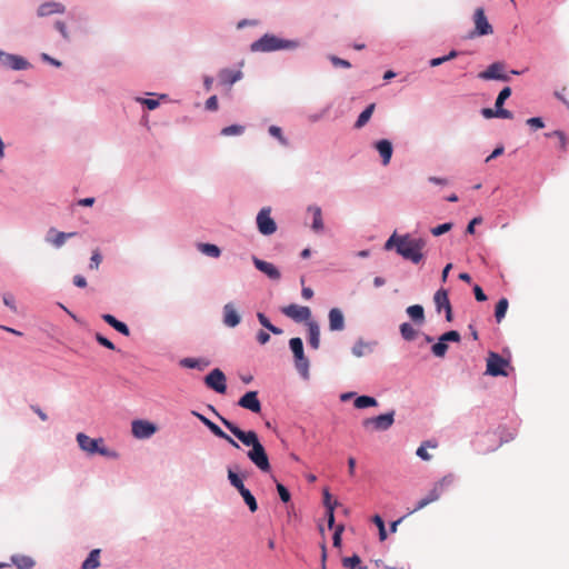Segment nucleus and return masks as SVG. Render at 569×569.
I'll use <instances>...</instances> for the list:
<instances>
[{"instance_id":"obj_13","label":"nucleus","mask_w":569,"mask_h":569,"mask_svg":"<svg viewBox=\"0 0 569 569\" xmlns=\"http://www.w3.org/2000/svg\"><path fill=\"white\" fill-rule=\"evenodd\" d=\"M192 415L217 438L224 440L236 449H240V445L227 432H224L217 423L207 418L204 415L192 411Z\"/></svg>"},{"instance_id":"obj_5","label":"nucleus","mask_w":569,"mask_h":569,"mask_svg":"<svg viewBox=\"0 0 569 569\" xmlns=\"http://www.w3.org/2000/svg\"><path fill=\"white\" fill-rule=\"evenodd\" d=\"M76 439L79 448L90 456L99 455L111 459H117L119 457L117 451L110 450L103 445L102 438H91L83 432H78Z\"/></svg>"},{"instance_id":"obj_26","label":"nucleus","mask_w":569,"mask_h":569,"mask_svg":"<svg viewBox=\"0 0 569 569\" xmlns=\"http://www.w3.org/2000/svg\"><path fill=\"white\" fill-rule=\"evenodd\" d=\"M307 211L312 213L311 230L315 233H321L325 230L321 208L317 204H312L307 208Z\"/></svg>"},{"instance_id":"obj_31","label":"nucleus","mask_w":569,"mask_h":569,"mask_svg":"<svg viewBox=\"0 0 569 569\" xmlns=\"http://www.w3.org/2000/svg\"><path fill=\"white\" fill-rule=\"evenodd\" d=\"M375 345H376V342H367L360 338L353 343V346L351 348V353L357 358H361V357L372 352V347Z\"/></svg>"},{"instance_id":"obj_37","label":"nucleus","mask_w":569,"mask_h":569,"mask_svg":"<svg viewBox=\"0 0 569 569\" xmlns=\"http://www.w3.org/2000/svg\"><path fill=\"white\" fill-rule=\"evenodd\" d=\"M168 94L162 93L159 94L158 99L153 98H143V97H136L134 100L140 103L143 108H146L149 111L156 110L160 106L161 99H167Z\"/></svg>"},{"instance_id":"obj_42","label":"nucleus","mask_w":569,"mask_h":569,"mask_svg":"<svg viewBox=\"0 0 569 569\" xmlns=\"http://www.w3.org/2000/svg\"><path fill=\"white\" fill-rule=\"evenodd\" d=\"M243 475L236 472L231 467H228V480L230 485L237 489V491L246 487L243 483Z\"/></svg>"},{"instance_id":"obj_1","label":"nucleus","mask_w":569,"mask_h":569,"mask_svg":"<svg viewBox=\"0 0 569 569\" xmlns=\"http://www.w3.org/2000/svg\"><path fill=\"white\" fill-rule=\"evenodd\" d=\"M426 240L423 238H413L410 233L399 234L397 231H393L383 244L386 251L395 250L398 256L412 264H419L423 261Z\"/></svg>"},{"instance_id":"obj_59","label":"nucleus","mask_w":569,"mask_h":569,"mask_svg":"<svg viewBox=\"0 0 569 569\" xmlns=\"http://www.w3.org/2000/svg\"><path fill=\"white\" fill-rule=\"evenodd\" d=\"M455 480L456 476L453 473H447L440 480H438V482L441 483V487L446 491L453 485Z\"/></svg>"},{"instance_id":"obj_56","label":"nucleus","mask_w":569,"mask_h":569,"mask_svg":"<svg viewBox=\"0 0 569 569\" xmlns=\"http://www.w3.org/2000/svg\"><path fill=\"white\" fill-rule=\"evenodd\" d=\"M526 123L532 129L538 130L545 127V121L541 117H531L527 119Z\"/></svg>"},{"instance_id":"obj_9","label":"nucleus","mask_w":569,"mask_h":569,"mask_svg":"<svg viewBox=\"0 0 569 569\" xmlns=\"http://www.w3.org/2000/svg\"><path fill=\"white\" fill-rule=\"evenodd\" d=\"M478 78L486 81H511L510 76L506 72V63L503 61L490 63L483 71L478 73Z\"/></svg>"},{"instance_id":"obj_18","label":"nucleus","mask_w":569,"mask_h":569,"mask_svg":"<svg viewBox=\"0 0 569 569\" xmlns=\"http://www.w3.org/2000/svg\"><path fill=\"white\" fill-rule=\"evenodd\" d=\"M322 503L325 507V517L327 519L328 528L332 530L335 527V510L338 507L339 502L332 499V495L329 488H325L322 490Z\"/></svg>"},{"instance_id":"obj_36","label":"nucleus","mask_w":569,"mask_h":569,"mask_svg":"<svg viewBox=\"0 0 569 569\" xmlns=\"http://www.w3.org/2000/svg\"><path fill=\"white\" fill-rule=\"evenodd\" d=\"M399 332L401 338L408 342L413 341L419 335V331L410 322H402L399 326Z\"/></svg>"},{"instance_id":"obj_22","label":"nucleus","mask_w":569,"mask_h":569,"mask_svg":"<svg viewBox=\"0 0 569 569\" xmlns=\"http://www.w3.org/2000/svg\"><path fill=\"white\" fill-rule=\"evenodd\" d=\"M329 330L332 332L342 331L346 328V319L342 310L333 307L328 312Z\"/></svg>"},{"instance_id":"obj_14","label":"nucleus","mask_w":569,"mask_h":569,"mask_svg":"<svg viewBox=\"0 0 569 569\" xmlns=\"http://www.w3.org/2000/svg\"><path fill=\"white\" fill-rule=\"evenodd\" d=\"M280 311L288 318L292 319L295 322H307L315 321L311 318V309L307 306H299L297 303H290L286 307H282Z\"/></svg>"},{"instance_id":"obj_10","label":"nucleus","mask_w":569,"mask_h":569,"mask_svg":"<svg viewBox=\"0 0 569 569\" xmlns=\"http://www.w3.org/2000/svg\"><path fill=\"white\" fill-rule=\"evenodd\" d=\"M203 383L218 395H224L228 389L227 377L220 368L209 371L203 378Z\"/></svg>"},{"instance_id":"obj_3","label":"nucleus","mask_w":569,"mask_h":569,"mask_svg":"<svg viewBox=\"0 0 569 569\" xmlns=\"http://www.w3.org/2000/svg\"><path fill=\"white\" fill-rule=\"evenodd\" d=\"M301 47L300 39H284L274 33H264L250 44L251 52H276L282 50H296Z\"/></svg>"},{"instance_id":"obj_61","label":"nucleus","mask_w":569,"mask_h":569,"mask_svg":"<svg viewBox=\"0 0 569 569\" xmlns=\"http://www.w3.org/2000/svg\"><path fill=\"white\" fill-rule=\"evenodd\" d=\"M482 222V218L480 216L473 217L466 227V233L467 234H475L476 232V226L480 224Z\"/></svg>"},{"instance_id":"obj_40","label":"nucleus","mask_w":569,"mask_h":569,"mask_svg":"<svg viewBox=\"0 0 569 569\" xmlns=\"http://www.w3.org/2000/svg\"><path fill=\"white\" fill-rule=\"evenodd\" d=\"M240 496L242 497L244 503L249 508L251 512H256L258 510V502L253 493L247 488H242L238 491Z\"/></svg>"},{"instance_id":"obj_7","label":"nucleus","mask_w":569,"mask_h":569,"mask_svg":"<svg viewBox=\"0 0 569 569\" xmlns=\"http://www.w3.org/2000/svg\"><path fill=\"white\" fill-rule=\"evenodd\" d=\"M475 28L468 33V39L485 37L493 33V28L489 22L486 11L482 7H478L472 16Z\"/></svg>"},{"instance_id":"obj_38","label":"nucleus","mask_w":569,"mask_h":569,"mask_svg":"<svg viewBox=\"0 0 569 569\" xmlns=\"http://www.w3.org/2000/svg\"><path fill=\"white\" fill-rule=\"evenodd\" d=\"M257 319L259 321V323L266 328L269 332H271L272 335L274 336H280L283 330L277 326H274L270 319L266 316V313L259 311L257 312Z\"/></svg>"},{"instance_id":"obj_25","label":"nucleus","mask_w":569,"mask_h":569,"mask_svg":"<svg viewBox=\"0 0 569 569\" xmlns=\"http://www.w3.org/2000/svg\"><path fill=\"white\" fill-rule=\"evenodd\" d=\"M66 7L56 1H48L41 3L37 9L38 17H48L54 13H64Z\"/></svg>"},{"instance_id":"obj_51","label":"nucleus","mask_w":569,"mask_h":569,"mask_svg":"<svg viewBox=\"0 0 569 569\" xmlns=\"http://www.w3.org/2000/svg\"><path fill=\"white\" fill-rule=\"evenodd\" d=\"M511 94H512V89L509 86L503 87L499 91V93L496 98L495 106L496 107L503 106L506 100H508Z\"/></svg>"},{"instance_id":"obj_33","label":"nucleus","mask_w":569,"mask_h":569,"mask_svg":"<svg viewBox=\"0 0 569 569\" xmlns=\"http://www.w3.org/2000/svg\"><path fill=\"white\" fill-rule=\"evenodd\" d=\"M100 549H92L82 561L80 569H97L100 567Z\"/></svg>"},{"instance_id":"obj_41","label":"nucleus","mask_w":569,"mask_h":569,"mask_svg":"<svg viewBox=\"0 0 569 569\" xmlns=\"http://www.w3.org/2000/svg\"><path fill=\"white\" fill-rule=\"evenodd\" d=\"M449 349V345H447L441 337H438L437 341L431 345L430 351L432 356L436 358H445Z\"/></svg>"},{"instance_id":"obj_39","label":"nucleus","mask_w":569,"mask_h":569,"mask_svg":"<svg viewBox=\"0 0 569 569\" xmlns=\"http://www.w3.org/2000/svg\"><path fill=\"white\" fill-rule=\"evenodd\" d=\"M509 308V301L506 297H501L496 306H495V318L498 323H500L503 318L506 317V313Z\"/></svg>"},{"instance_id":"obj_53","label":"nucleus","mask_w":569,"mask_h":569,"mask_svg":"<svg viewBox=\"0 0 569 569\" xmlns=\"http://www.w3.org/2000/svg\"><path fill=\"white\" fill-rule=\"evenodd\" d=\"M328 59L335 68L349 69L352 67L349 60L342 59L335 54H329Z\"/></svg>"},{"instance_id":"obj_55","label":"nucleus","mask_w":569,"mask_h":569,"mask_svg":"<svg viewBox=\"0 0 569 569\" xmlns=\"http://www.w3.org/2000/svg\"><path fill=\"white\" fill-rule=\"evenodd\" d=\"M276 488H277L280 500L283 503H288L291 500V493H290L289 489L281 482H277Z\"/></svg>"},{"instance_id":"obj_6","label":"nucleus","mask_w":569,"mask_h":569,"mask_svg":"<svg viewBox=\"0 0 569 569\" xmlns=\"http://www.w3.org/2000/svg\"><path fill=\"white\" fill-rule=\"evenodd\" d=\"M289 349L292 352L295 368L303 380L310 378V361L305 353L303 341L300 337L289 339Z\"/></svg>"},{"instance_id":"obj_20","label":"nucleus","mask_w":569,"mask_h":569,"mask_svg":"<svg viewBox=\"0 0 569 569\" xmlns=\"http://www.w3.org/2000/svg\"><path fill=\"white\" fill-rule=\"evenodd\" d=\"M222 322L228 328H236L241 322V316L233 302H228L222 308Z\"/></svg>"},{"instance_id":"obj_64","label":"nucleus","mask_w":569,"mask_h":569,"mask_svg":"<svg viewBox=\"0 0 569 569\" xmlns=\"http://www.w3.org/2000/svg\"><path fill=\"white\" fill-rule=\"evenodd\" d=\"M54 29L62 36L63 39H69L68 29L63 21L57 20L54 22Z\"/></svg>"},{"instance_id":"obj_43","label":"nucleus","mask_w":569,"mask_h":569,"mask_svg":"<svg viewBox=\"0 0 569 569\" xmlns=\"http://www.w3.org/2000/svg\"><path fill=\"white\" fill-rule=\"evenodd\" d=\"M460 56V51L456 50V49H452L450 50L447 54L445 56H441V57H436V58H432L429 60V66L435 68V67H439L441 66L442 63L445 62H448L457 57Z\"/></svg>"},{"instance_id":"obj_44","label":"nucleus","mask_w":569,"mask_h":569,"mask_svg":"<svg viewBox=\"0 0 569 569\" xmlns=\"http://www.w3.org/2000/svg\"><path fill=\"white\" fill-rule=\"evenodd\" d=\"M342 566L347 569H367L366 566H361V559L357 553L342 558Z\"/></svg>"},{"instance_id":"obj_58","label":"nucleus","mask_w":569,"mask_h":569,"mask_svg":"<svg viewBox=\"0 0 569 569\" xmlns=\"http://www.w3.org/2000/svg\"><path fill=\"white\" fill-rule=\"evenodd\" d=\"M113 329L124 337H129L131 333L129 326L119 319L113 326Z\"/></svg>"},{"instance_id":"obj_28","label":"nucleus","mask_w":569,"mask_h":569,"mask_svg":"<svg viewBox=\"0 0 569 569\" xmlns=\"http://www.w3.org/2000/svg\"><path fill=\"white\" fill-rule=\"evenodd\" d=\"M406 313L410 318V320L417 326H421L426 321L425 308L422 305L417 303L407 307Z\"/></svg>"},{"instance_id":"obj_34","label":"nucleus","mask_w":569,"mask_h":569,"mask_svg":"<svg viewBox=\"0 0 569 569\" xmlns=\"http://www.w3.org/2000/svg\"><path fill=\"white\" fill-rule=\"evenodd\" d=\"M197 248L202 254L214 259L219 258L222 252L219 246L210 242H199Z\"/></svg>"},{"instance_id":"obj_4","label":"nucleus","mask_w":569,"mask_h":569,"mask_svg":"<svg viewBox=\"0 0 569 569\" xmlns=\"http://www.w3.org/2000/svg\"><path fill=\"white\" fill-rule=\"evenodd\" d=\"M503 352H508L507 358L496 351L488 352V357L486 359V376L493 378L509 377L510 372L515 371V368L511 366V357L509 350L503 349Z\"/></svg>"},{"instance_id":"obj_16","label":"nucleus","mask_w":569,"mask_h":569,"mask_svg":"<svg viewBox=\"0 0 569 569\" xmlns=\"http://www.w3.org/2000/svg\"><path fill=\"white\" fill-rule=\"evenodd\" d=\"M237 405L252 413H260L262 405L257 390L246 391L237 401Z\"/></svg>"},{"instance_id":"obj_54","label":"nucleus","mask_w":569,"mask_h":569,"mask_svg":"<svg viewBox=\"0 0 569 569\" xmlns=\"http://www.w3.org/2000/svg\"><path fill=\"white\" fill-rule=\"evenodd\" d=\"M94 339L100 346H102L109 350H112V351L117 350L116 345L109 338L103 336L102 333L96 332Z\"/></svg>"},{"instance_id":"obj_48","label":"nucleus","mask_w":569,"mask_h":569,"mask_svg":"<svg viewBox=\"0 0 569 569\" xmlns=\"http://www.w3.org/2000/svg\"><path fill=\"white\" fill-rule=\"evenodd\" d=\"M332 529H333L332 545L335 548H340L342 545V533L345 531V525L343 523H339V525L335 523V527Z\"/></svg>"},{"instance_id":"obj_60","label":"nucleus","mask_w":569,"mask_h":569,"mask_svg":"<svg viewBox=\"0 0 569 569\" xmlns=\"http://www.w3.org/2000/svg\"><path fill=\"white\" fill-rule=\"evenodd\" d=\"M505 152V146L503 144H497L492 152L485 159L486 163H489L491 160L502 156Z\"/></svg>"},{"instance_id":"obj_47","label":"nucleus","mask_w":569,"mask_h":569,"mask_svg":"<svg viewBox=\"0 0 569 569\" xmlns=\"http://www.w3.org/2000/svg\"><path fill=\"white\" fill-rule=\"evenodd\" d=\"M208 409L219 419V421L228 429L231 433H233L232 428L238 426L236 422L222 416L212 405L208 406Z\"/></svg>"},{"instance_id":"obj_24","label":"nucleus","mask_w":569,"mask_h":569,"mask_svg":"<svg viewBox=\"0 0 569 569\" xmlns=\"http://www.w3.org/2000/svg\"><path fill=\"white\" fill-rule=\"evenodd\" d=\"M242 71L241 70H232L229 68H223L218 73V79L220 84L231 87L236 82L242 79Z\"/></svg>"},{"instance_id":"obj_19","label":"nucleus","mask_w":569,"mask_h":569,"mask_svg":"<svg viewBox=\"0 0 569 569\" xmlns=\"http://www.w3.org/2000/svg\"><path fill=\"white\" fill-rule=\"evenodd\" d=\"M372 148L379 153L382 166H388L393 154V143L390 139H379L373 141Z\"/></svg>"},{"instance_id":"obj_12","label":"nucleus","mask_w":569,"mask_h":569,"mask_svg":"<svg viewBox=\"0 0 569 569\" xmlns=\"http://www.w3.org/2000/svg\"><path fill=\"white\" fill-rule=\"evenodd\" d=\"M256 224H257L258 231L262 236L268 237V236L273 234L277 231L278 226H277V222L274 221V219L271 217V208L270 207H263L260 209V211L258 212V214L256 217Z\"/></svg>"},{"instance_id":"obj_52","label":"nucleus","mask_w":569,"mask_h":569,"mask_svg":"<svg viewBox=\"0 0 569 569\" xmlns=\"http://www.w3.org/2000/svg\"><path fill=\"white\" fill-rule=\"evenodd\" d=\"M453 227V223L452 222H443V223H440L436 227H432L430 229V232L432 236L435 237H440L447 232H449Z\"/></svg>"},{"instance_id":"obj_35","label":"nucleus","mask_w":569,"mask_h":569,"mask_svg":"<svg viewBox=\"0 0 569 569\" xmlns=\"http://www.w3.org/2000/svg\"><path fill=\"white\" fill-rule=\"evenodd\" d=\"M353 406L356 409H368L371 407H377L378 401L375 397L369 395L357 396L353 401Z\"/></svg>"},{"instance_id":"obj_30","label":"nucleus","mask_w":569,"mask_h":569,"mask_svg":"<svg viewBox=\"0 0 569 569\" xmlns=\"http://www.w3.org/2000/svg\"><path fill=\"white\" fill-rule=\"evenodd\" d=\"M10 562L17 569H32L36 566V561L32 557L14 553L10 557Z\"/></svg>"},{"instance_id":"obj_49","label":"nucleus","mask_w":569,"mask_h":569,"mask_svg":"<svg viewBox=\"0 0 569 569\" xmlns=\"http://www.w3.org/2000/svg\"><path fill=\"white\" fill-rule=\"evenodd\" d=\"M439 337L449 345V342H460L461 341V335L458 330H448L441 333Z\"/></svg>"},{"instance_id":"obj_21","label":"nucleus","mask_w":569,"mask_h":569,"mask_svg":"<svg viewBox=\"0 0 569 569\" xmlns=\"http://www.w3.org/2000/svg\"><path fill=\"white\" fill-rule=\"evenodd\" d=\"M78 232L58 231L51 227L46 234V242L51 243L56 248H61L68 239L76 237Z\"/></svg>"},{"instance_id":"obj_29","label":"nucleus","mask_w":569,"mask_h":569,"mask_svg":"<svg viewBox=\"0 0 569 569\" xmlns=\"http://www.w3.org/2000/svg\"><path fill=\"white\" fill-rule=\"evenodd\" d=\"M433 302L436 307V311L440 313L442 309H446L451 306V302L449 300V292L445 288H440L436 291L433 296Z\"/></svg>"},{"instance_id":"obj_62","label":"nucleus","mask_w":569,"mask_h":569,"mask_svg":"<svg viewBox=\"0 0 569 569\" xmlns=\"http://www.w3.org/2000/svg\"><path fill=\"white\" fill-rule=\"evenodd\" d=\"M219 107L218 97L216 94L210 96L204 103V108L208 111H217Z\"/></svg>"},{"instance_id":"obj_8","label":"nucleus","mask_w":569,"mask_h":569,"mask_svg":"<svg viewBox=\"0 0 569 569\" xmlns=\"http://www.w3.org/2000/svg\"><path fill=\"white\" fill-rule=\"evenodd\" d=\"M395 410L380 413L378 416L366 418L362 420V427L365 429L371 428L373 431H387L395 423Z\"/></svg>"},{"instance_id":"obj_57","label":"nucleus","mask_w":569,"mask_h":569,"mask_svg":"<svg viewBox=\"0 0 569 569\" xmlns=\"http://www.w3.org/2000/svg\"><path fill=\"white\" fill-rule=\"evenodd\" d=\"M101 261H102V254L100 253L99 249L93 250L91 258H90L89 268L98 269Z\"/></svg>"},{"instance_id":"obj_50","label":"nucleus","mask_w":569,"mask_h":569,"mask_svg":"<svg viewBox=\"0 0 569 569\" xmlns=\"http://www.w3.org/2000/svg\"><path fill=\"white\" fill-rule=\"evenodd\" d=\"M546 138L557 137L559 139V148L561 151H566L567 148V136L562 130H555L552 132L545 133Z\"/></svg>"},{"instance_id":"obj_63","label":"nucleus","mask_w":569,"mask_h":569,"mask_svg":"<svg viewBox=\"0 0 569 569\" xmlns=\"http://www.w3.org/2000/svg\"><path fill=\"white\" fill-rule=\"evenodd\" d=\"M475 298L478 302H485L487 301L488 297L485 293L483 289L479 284H475L472 288Z\"/></svg>"},{"instance_id":"obj_46","label":"nucleus","mask_w":569,"mask_h":569,"mask_svg":"<svg viewBox=\"0 0 569 569\" xmlns=\"http://www.w3.org/2000/svg\"><path fill=\"white\" fill-rule=\"evenodd\" d=\"M246 130V127L239 123H233L227 127H223L220 131V134L223 137L231 136H241Z\"/></svg>"},{"instance_id":"obj_17","label":"nucleus","mask_w":569,"mask_h":569,"mask_svg":"<svg viewBox=\"0 0 569 569\" xmlns=\"http://www.w3.org/2000/svg\"><path fill=\"white\" fill-rule=\"evenodd\" d=\"M251 260L254 268L270 280L278 281L281 278L280 270L273 263L262 260L254 254L251 257Z\"/></svg>"},{"instance_id":"obj_2","label":"nucleus","mask_w":569,"mask_h":569,"mask_svg":"<svg viewBox=\"0 0 569 569\" xmlns=\"http://www.w3.org/2000/svg\"><path fill=\"white\" fill-rule=\"evenodd\" d=\"M233 436L246 447L248 459L261 471L271 472V465L264 446L254 430H243L239 426L232 428Z\"/></svg>"},{"instance_id":"obj_27","label":"nucleus","mask_w":569,"mask_h":569,"mask_svg":"<svg viewBox=\"0 0 569 569\" xmlns=\"http://www.w3.org/2000/svg\"><path fill=\"white\" fill-rule=\"evenodd\" d=\"M308 329V343L313 349L317 350L320 347V327L319 323L315 321L307 322Z\"/></svg>"},{"instance_id":"obj_11","label":"nucleus","mask_w":569,"mask_h":569,"mask_svg":"<svg viewBox=\"0 0 569 569\" xmlns=\"http://www.w3.org/2000/svg\"><path fill=\"white\" fill-rule=\"evenodd\" d=\"M0 66L13 71H23L31 68V63L24 57L6 52L2 49H0Z\"/></svg>"},{"instance_id":"obj_32","label":"nucleus","mask_w":569,"mask_h":569,"mask_svg":"<svg viewBox=\"0 0 569 569\" xmlns=\"http://www.w3.org/2000/svg\"><path fill=\"white\" fill-rule=\"evenodd\" d=\"M376 109V103H369L358 116L353 128L355 129H361L363 128L371 119L373 111Z\"/></svg>"},{"instance_id":"obj_23","label":"nucleus","mask_w":569,"mask_h":569,"mask_svg":"<svg viewBox=\"0 0 569 569\" xmlns=\"http://www.w3.org/2000/svg\"><path fill=\"white\" fill-rule=\"evenodd\" d=\"M211 365L210 359L206 357L192 358L186 357L179 360V366L186 369H196L198 371H203Z\"/></svg>"},{"instance_id":"obj_45","label":"nucleus","mask_w":569,"mask_h":569,"mask_svg":"<svg viewBox=\"0 0 569 569\" xmlns=\"http://www.w3.org/2000/svg\"><path fill=\"white\" fill-rule=\"evenodd\" d=\"M268 132L272 138L277 139L281 146H283V147L289 146V140L283 134V131L279 126H276V124L270 126L268 128Z\"/></svg>"},{"instance_id":"obj_15","label":"nucleus","mask_w":569,"mask_h":569,"mask_svg":"<svg viewBox=\"0 0 569 569\" xmlns=\"http://www.w3.org/2000/svg\"><path fill=\"white\" fill-rule=\"evenodd\" d=\"M157 425L149 420L134 419L131 422V432L136 439H149L157 432Z\"/></svg>"}]
</instances>
